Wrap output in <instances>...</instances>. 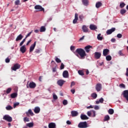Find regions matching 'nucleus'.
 <instances>
[{"instance_id":"f257e3e1","label":"nucleus","mask_w":128,"mask_h":128,"mask_svg":"<svg viewBox=\"0 0 128 128\" xmlns=\"http://www.w3.org/2000/svg\"><path fill=\"white\" fill-rule=\"evenodd\" d=\"M76 52H77V54L80 56V58L82 60L84 58V56H86V51H84V50L82 48H77L76 50Z\"/></svg>"},{"instance_id":"f03ea898","label":"nucleus","mask_w":128,"mask_h":128,"mask_svg":"<svg viewBox=\"0 0 128 128\" xmlns=\"http://www.w3.org/2000/svg\"><path fill=\"white\" fill-rule=\"evenodd\" d=\"M78 128H88V122H80L78 124Z\"/></svg>"},{"instance_id":"7ed1b4c3","label":"nucleus","mask_w":128,"mask_h":128,"mask_svg":"<svg viewBox=\"0 0 128 128\" xmlns=\"http://www.w3.org/2000/svg\"><path fill=\"white\" fill-rule=\"evenodd\" d=\"M3 120H6V122H12V118L8 115H4L3 117Z\"/></svg>"},{"instance_id":"20e7f679","label":"nucleus","mask_w":128,"mask_h":128,"mask_svg":"<svg viewBox=\"0 0 128 128\" xmlns=\"http://www.w3.org/2000/svg\"><path fill=\"white\" fill-rule=\"evenodd\" d=\"M34 9L38 10V12H44V8L40 5L35 6Z\"/></svg>"},{"instance_id":"39448f33","label":"nucleus","mask_w":128,"mask_h":128,"mask_svg":"<svg viewBox=\"0 0 128 128\" xmlns=\"http://www.w3.org/2000/svg\"><path fill=\"white\" fill-rule=\"evenodd\" d=\"M12 70H14V72L16 71V70H18L20 68V64H14V66L12 67Z\"/></svg>"},{"instance_id":"423d86ee","label":"nucleus","mask_w":128,"mask_h":128,"mask_svg":"<svg viewBox=\"0 0 128 128\" xmlns=\"http://www.w3.org/2000/svg\"><path fill=\"white\" fill-rule=\"evenodd\" d=\"M36 86V84L34 82H30L29 84V86H27L26 88H35Z\"/></svg>"},{"instance_id":"0eeeda50","label":"nucleus","mask_w":128,"mask_h":128,"mask_svg":"<svg viewBox=\"0 0 128 128\" xmlns=\"http://www.w3.org/2000/svg\"><path fill=\"white\" fill-rule=\"evenodd\" d=\"M94 56L96 60H100L102 56V53H100V52H95L94 54Z\"/></svg>"},{"instance_id":"6e6552de","label":"nucleus","mask_w":128,"mask_h":128,"mask_svg":"<svg viewBox=\"0 0 128 128\" xmlns=\"http://www.w3.org/2000/svg\"><path fill=\"white\" fill-rule=\"evenodd\" d=\"M102 86L100 83H98L96 86V90L97 92H100V90H102Z\"/></svg>"},{"instance_id":"1a4fd4ad","label":"nucleus","mask_w":128,"mask_h":128,"mask_svg":"<svg viewBox=\"0 0 128 128\" xmlns=\"http://www.w3.org/2000/svg\"><path fill=\"white\" fill-rule=\"evenodd\" d=\"M90 48H92V46L90 45H88L84 47V50L88 54L90 52Z\"/></svg>"},{"instance_id":"9d476101","label":"nucleus","mask_w":128,"mask_h":128,"mask_svg":"<svg viewBox=\"0 0 128 128\" xmlns=\"http://www.w3.org/2000/svg\"><path fill=\"white\" fill-rule=\"evenodd\" d=\"M116 31V28H112L111 29L108 30L106 31V34H112V32H114Z\"/></svg>"},{"instance_id":"9b49d317","label":"nucleus","mask_w":128,"mask_h":128,"mask_svg":"<svg viewBox=\"0 0 128 128\" xmlns=\"http://www.w3.org/2000/svg\"><path fill=\"white\" fill-rule=\"evenodd\" d=\"M36 42H34V44L31 45L30 48V52H34V48H36Z\"/></svg>"},{"instance_id":"f8f14e48","label":"nucleus","mask_w":128,"mask_h":128,"mask_svg":"<svg viewBox=\"0 0 128 128\" xmlns=\"http://www.w3.org/2000/svg\"><path fill=\"white\" fill-rule=\"evenodd\" d=\"M123 96L128 101V90H125L123 92Z\"/></svg>"},{"instance_id":"ddd939ff","label":"nucleus","mask_w":128,"mask_h":128,"mask_svg":"<svg viewBox=\"0 0 128 128\" xmlns=\"http://www.w3.org/2000/svg\"><path fill=\"white\" fill-rule=\"evenodd\" d=\"M26 114L27 116H32L34 115V112L32 110H28V112H26Z\"/></svg>"},{"instance_id":"4468645a","label":"nucleus","mask_w":128,"mask_h":128,"mask_svg":"<svg viewBox=\"0 0 128 128\" xmlns=\"http://www.w3.org/2000/svg\"><path fill=\"white\" fill-rule=\"evenodd\" d=\"M110 52V50L106 48L103 50V56H106Z\"/></svg>"},{"instance_id":"2eb2a0df","label":"nucleus","mask_w":128,"mask_h":128,"mask_svg":"<svg viewBox=\"0 0 128 128\" xmlns=\"http://www.w3.org/2000/svg\"><path fill=\"white\" fill-rule=\"evenodd\" d=\"M64 82H66V81L62 80H60L57 82V84L58 86H62Z\"/></svg>"},{"instance_id":"dca6fc26","label":"nucleus","mask_w":128,"mask_h":128,"mask_svg":"<svg viewBox=\"0 0 128 128\" xmlns=\"http://www.w3.org/2000/svg\"><path fill=\"white\" fill-rule=\"evenodd\" d=\"M78 14H75V16H74V19L73 20V24H76L78 22Z\"/></svg>"},{"instance_id":"f3484780","label":"nucleus","mask_w":128,"mask_h":128,"mask_svg":"<svg viewBox=\"0 0 128 128\" xmlns=\"http://www.w3.org/2000/svg\"><path fill=\"white\" fill-rule=\"evenodd\" d=\"M71 114L73 118L74 116H78V112L76 110H72L71 112Z\"/></svg>"},{"instance_id":"a211bd4d","label":"nucleus","mask_w":128,"mask_h":128,"mask_svg":"<svg viewBox=\"0 0 128 128\" xmlns=\"http://www.w3.org/2000/svg\"><path fill=\"white\" fill-rule=\"evenodd\" d=\"M90 28L91 30H96L98 28V27L94 24H91L90 26Z\"/></svg>"},{"instance_id":"6ab92c4d","label":"nucleus","mask_w":128,"mask_h":128,"mask_svg":"<svg viewBox=\"0 0 128 128\" xmlns=\"http://www.w3.org/2000/svg\"><path fill=\"white\" fill-rule=\"evenodd\" d=\"M62 76L63 78H68V70L64 71Z\"/></svg>"},{"instance_id":"aec40b11","label":"nucleus","mask_w":128,"mask_h":128,"mask_svg":"<svg viewBox=\"0 0 128 128\" xmlns=\"http://www.w3.org/2000/svg\"><path fill=\"white\" fill-rule=\"evenodd\" d=\"M26 50V46L24 45L20 47V52H21L22 54H24Z\"/></svg>"},{"instance_id":"412c9836","label":"nucleus","mask_w":128,"mask_h":128,"mask_svg":"<svg viewBox=\"0 0 128 128\" xmlns=\"http://www.w3.org/2000/svg\"><path fill=\"white\" fill-rule=\"evenodd\" d=\"M80 118L82 120H88V117L86 114H82L80 115Z\"/></svg>"},{"instance_id":"4be33fe9","label":"nucleus","mask_w":128,"mask_h":128,"mask_svg":"<svg viewBox=\"0 0 128 128\" xmlns=\"http://www.w3.org/2000/svg\"><path fill=\"white\" fill-rule=\"evenodd\" d=\"M24 38V36L21 34H19L16 38V42H18L19 40H22Z\"/></svg>"},{"instance_id":"5701e85b","label":"nucleus","mask_w":128,"mask_h":128,"mask_svg":"<svg viewBox=\"0 0 128 128\" xmlns=\"http://www.w3.org/2000/svg\"><path fill=\"white\" fill-rule=\"evenodd\" d=\"M82 30L84 32H88V28L85 25H84L82 26Z\"/></svg>"},{"instance_id":"b1692460","label":"nucleus","mask_w":128,"mask_h":128,"mask_svg":"<svg viewBox=\"0 0 128 128\" xmlns=\"http://www.w3.org/2000/svg\"><path fill=\"white\" fill-rule=\"evenodd\" d=\"M56 123L50 122L48 124L49 128H56Z\"/></svg>"},{"instance_id":"393cba45","label":"nucleus","mask_w":128,"mask_h":128,"mask_svg":"<svg viewBox=\"0 0 128 128\" xmlns=\"http://www.w3.org/2000/svg\"><path fill=\"white\" fill-rule=\"evenodd\" d=\"M40 112V107H36L34 109L35 114H38Z\"/></svg>"},{"instance_id":"a878e982","label":"nucleus","mask_w":128,"mask_h":128,"mask_svg":"<svg viewBox=\"0 0 128 128\" xmlns=\"http://www.w3.org/2000/svg\"><path fill=\"white\" fill-rule=\"evenodd\" d=\"M102 6V4L101 2H98L96 4V8H100V6Z\"/></svg>"},{"instance_id":"bb28decb","label":"nucleus","mask_w":128,"mask_h":128,"mask_svg":"<svg viewBox=\"0 0 128 128\" xmlns=\"http://www.w3.org/2000/svg\"><path fill=\"white\" fill-rule=\"evenodd\" d=\"M10 96L12 98H16V96H18V94L16 93H13L10 94Z\"/></svg>"},{"instance_id":"cd10ccee","label":"nucleus","mask_w":128,"mask_h":128,"mask_svg":"<svg viewBox=\"0 0 128 128\" xmlns=\"http://www.w3.org/2000/svg\"><path fill=\"white\" fill-rule=\"evenodd\" d=\"M91 96L93 98H98V94H96V92H94L91 94Z\"/></svg>"},{"instance_id":"c85d7f7f","label":"nucleus","mask_w":128,"mask_h":128,"mask_svg":"<svg viewBox=\"0 0 128 128\" xmlns=\"http://www.w3.org/2000/svg\"><path fill=\"white\" fill-rule=\"evenodd\" d=\"M82 2L84 6H88V0H82Z\"/></svg>"},{"instance_id":"c756f323","label":"nucleus","mask_w":128,"mask_h":128,"mask_svg":"<svg viewBox=\"0 0 128 128\" xmlns=\"http://www.w3.org/2000/svg\"><path fill=\"white\" fill-rule=\"evenodd\" d=\"M40 32H46V27L44 26H41L40 28Z\"/></svg>"},{"instance_id":"7c9ffc66","label":"nucleus","mask_w":128,"mask_h":128,"mask_svg":"<svg viewBox=\"0 0 128 128\" xmlns=\"http://www.w3.org/2000/svg\"><path fill=\"white\" fill-rule=\"evenodd\" d=\"M108 112L110 114H114V111L113 110V109L110 108L108 110Z\"/></svg>"},{"instance_id":"2f4dec72","label":"nucleus","mask_w":128,"mask_h":128,"mask_svg":"<svg viewBox=\"0 0 128 128\" xmlns=\"http://www.w3.org/2000/svg\"><path fill=\"white\" fill-rule=\"evenodd\" d=\"M40 52H42V49L40 48H38L35 50V54H40Z\"/></svg>"},{"instance_id":"473e14b6","label":"nucleus","mask_w":128,"mask_h":128,"mask_svg":"<svg viewBox=\"0 0 128 128\" xmlns=\"http://www.w3.org/2000/svg\"><path fill=\"white\" fill-rule=\"evenodd\" d=\"M110 116L108 115H106L104 116V122H108V120H110Z\"/></svg>"},{"instance_id":"72a5a7b5","label":"nucleus","mask_w":128,"mask_h":128,"mask_svg":"<svg viewBox=\"0 0 128 128\" xmlns=\"http://www.w3.org/2000/svg\"><path fill=\"white\" fill-rule=\"evenodd\" d=\"M26 126H28V128H32V126H34V123H28L26 124Z\"/></svg>"},{"instance_id":"f704fd0d","label":"nucleus","mask_w":128,"mask_h":128,"mask_svg":"<svg viewBox=\"0 0 128 128\" xmlns=\"http://www.w3.org/2000/svg\"><path fill=\"white\" fill-rule=\"evenodd\" d=\"M55 60L56 62H58V64H60V62H62V60L57 56H55Z\"/></svg>"},{"instance_id":"c9c22d12","label":"nucleus","mask_w":128,"mask_h":128,"mask_svg":"<svg viewBox=\"0 0 128 128\" xmlns=\"http://www.w3.org/2000/svg\"><path fill=\"white\" fill-rule=\"evenodd\" d=\"M78 74L80 76H84V70H78Z\"/></svg>"},{"instance_id":"e433bc0d","label":"nucleus","mask_w":128,"mask_h":128,"mask_svg":"<svg viewBox=\"0 0 128 128\" xmlns=\"http://www.w3.org/2000/svg\"><path fill=\"white\" fill-rule=\"evenodd\" d=\"M102 34H100L97 36V38L98 40H102V36H100Z\"/></svg>"},{"instance_id":"4c0bfd02","label":"nucleus","mask_w":128,"mask_h":128,"mask_svg":"<svg viewBox=\"0 0 128 128\" xmlns=\"http://www.w3.org/2000/svg\"><path fill=\"white\" fill-rule=\"evenodd\" d=\"M106 60L108 62H110V61L112 60V56H110V55H108V56H106Z\"/></svg>"},{"instance_id":"58836bf2","label":"nucleus","mask_w":128,"mask_h":128,"mask_svg":"<svg viewBox=\"0 0 128 128\" xmlns=\"http://www.w3.org/2000/svg\"><path fill=\"white\" fill-rule=\"evenodd\" d=\"M24 122H30V118L28 117H24Z\"/></svg>"},{"instance_id":"ea45409f","label":"nucleus","mask_w":128,"mask_h":128,"mask_svg":"<svg viewBox=\"0 0 128 128\" xmlns=\"http://www.w3.org/2000/svg\"><path fill=\"white\" fill-rule=\"evenodd\" d=\"M126 12V10L124 9H122L120 11V13L121 14H124Z\"/></svg>"},{"instance_id":"a19ab883","label":"nucleus","mask_w":128,"mask_h":128,"mask_svg":"<svg viewBox=\"0 0 128 128\" xmlns=\"http://www.w3.org/2000/svg\"><path fill=\"white\" fill-rule=\"evenodd\" d=\"M125 6H126V4H124V2H122L120 4V6L121 8H124Z\"/></svg>"},{"instance_id":"79ce46f5","label":"nucleus","mask_w":128,"mask_h":128,"mask_svg":"<svg viewBox=\"0 0 128 128\" xmlns=\"http://www.w3.org/2000/svg\"><path fill=\"white\" fill-rule=\"evenodd\" d=\"M10 92H12V88H8L6 90V94H10Z\"/></svg>"},{"instance_id":"37998d69","label":"nucleus","mask_w":128,"mask_h":128,"mask_svg":"<svg viewBox=\"0 0 128 128\" xmlns=\"http://www.w3.org/2000/svg\"><path fill=\"white\" fill-rule=\"evenodd\" d=\"M6 110H12V107L10 106H7L6 107Z\"/></svg>"},{"instance_id":"c03bdc74","label":"nucleus","mask_w":128,"mask_h":128,"mask_svg":"<svg viewBox=\"0 0 128 128\" xmlns=\"http://www.w3.org/2000/svg\"><path fill=\"white\" fill-rule=\"evenodd\" d=\"M20 0H16V1H15L16 6H20Z\"/></svg>"},{"instance_id":"a18cd8bd","label":"nucleus","mask_w":128,"mask_h":128,"mask_svg":"<svg viewBox=\"0 0 128 128\" xmlns=\"http://www.w3.org/2000/svg\"><path fill=\"white\" fill-rule=\"evenodd\" d=\"M118 54H120V56H124V54H122V50H120L118 52Z\"/></svg>"},{"instance_id":"49530a36","label":"nucleus","mask_w":128,"mask_h":128,"mask_svg":"<svg viewBox=\"0 0 128 128\" xmlns=\"http://www.w3.org/2000/svg\"><path fill=\"white\" fill-rule=\"evenodd\" d=\"M20 104V102H16L14 104V108H16V106H18Z\"/></svg>"},{"instance_id":"de8ad7c7","label":"nucleus","mask_w":128,"mask_h":128,"mask_svg":"<svg viewBox=\"0 0 128 128\" xmlns=\"http://www.w3.org/2000/svg\"><path fill=\"white\" fill-rule=\"evenodd\" d=\"M64 63H62L60 66V70H64Z\"/></svg>"},{"instance_id":"09e8293b","label":"nucleus","mask_w":128,"mask_h":128,"mask_svg":"<svg viewBox=\"0 0 128 128\" xmlns=\"http://www.w3.org/2000/svg\"><path fill=\"white\" fill-rule=\"evenodd\" d=\"M62 104L64 106H66V104H68V100H64L62 102Z\"/></svg>"},{"instance_id":"8fccbe9b","label":"nucleus","mask_w":128,"mask_h":128,"mask_svg":"<svg viewBox=\"0 0 128 128\" xmlns=\"http://www.w3.org/2000/svg\"><path fill=\"white\" fill-rule=\"evenodd\" d=\"M120 88H126V85L124 84H120Z\"/></svg>"},{"instance_id":"3c124183","label":"nucleus","mask_w":128,"mask_h":128,"mask_svg":"<svg viewBox=\"0 0 128 128\" xmlns=\"http://www.w3.org/2000/svg\"><path fill=\"white\" fill-rule=\"evenodd\" d=\"M32 31H31L29 33H28L27 34V35L26 36V38H28V36H30V34H32Z\"/></svg>"},{"instance_id":"603ef678","label":"nucleus","mask_w":128,"mask_h":128,"mask_svg":"<svg viewBox=\"0 0 128 128\" xmlns=\"http://www.w3.org/2000/svg\"><path fill=\"white\" fill-rule=\"evenodd\" d=\"M117 38H122V35L120 34H117Z\"/></svg>"},{"instance_id":"864d4df0","label":"nucleus","mask_w":128,"mask_h":128,"mask_svg":"<svg viewBox=\"0 0 128 128\" xmlns=\"http://www.w3.org/2000/svg\"><path fill=\"white\" fill-rule=\"evenodd\" d=\"M53 98L54 100H58V96L56 94H54L53 95Z\"/></svg>"},{"instance_id":"5fc2aeb1","label":"nucleus","mask_w":128,"mask_h":128,"mask_svg":"<svg viewBox=\"0 0 128 128\" xmlns=\"http://www.w3.org/2000/svg\"><path fill=\"white\" fill-rule=\"evenodd\" d=\"M76 84V82H71V84H70V88H72V86H74Z\"/></svg>"},{"instance_id":"6e6d98bb","label":"nucleus","mask_w":128,"mask_h":128,"mask_svg":"<svg viewBox=\"0 0 128 128\" xmlns=\"http://www.w3.org/2000/svg\"><path fill=\"white\" fill-rule=\"evenodd\" d=\"M92 111H88L87 112V114H88V116H92Z\"/></svg>"},{"instance_id":"4d7b16f0","label":"nucleus","mask_w":128,"mask_h":128,"mask_svg":"<svg viewBox=\"0 0 128 128\" xmlns=\"http://www.w3.org/2000/svg\"><path fill=\"white\" fill-rule=\"evenodd\" d=\"M7 64L10 62V58H6L5 60Z\"/></svg>"},{"instance_id":"13d9d810","label":"nucleus","mask_w":128,"mask_h":128,"mask_svg":"<svg viewBox=\"0 0 128 128\" xmlns=\"http://www.w3.org/2000/svg\"><path fill=\"white\" fill-rule=\"evenodd\" d=\"M104 98H101L100 100H99V102L101 103L102 104L104 102Z\"/></svg>"},{"instance_id":"bf43d9fd","label":"nucleus","mask_w":128,"mask_h":128,"mask_svg":"<svg viewBox=\"0 0 128 128\" xmlns=\"http://www.w3.org/2000/svg\"><path fill=\"white\" fill-rule=\"evenodd\" d=\"M52 72H56V66L54 68H52Z\"/></svg>"},{"instance_id":"052dcab7","label":"nucleus","mask_w":128,"mask_h":128,"mask_svg":"<svg viewBox=\"0 0 128 128\" xmlns=\"http://www.w3.org/2000/svg\"><path fill=\"white\" fill-rule=\"evenodd\" d=\"M84 40V36H82L80 39L79 40V42H80L82 40Z\"/></svg>"},{"instance_id":"680f3d73","label":"nucleus","mask_w":128,"mask_h":128,"mask_svg":"<svg viewBox=\"0 0 128 128\" xmlns=\"http://www.w3.org/2000/svg\"><path fill=\"white\" fill-rule=\"evenodd\" d=\"M71 92H72V94H74L75 92H76V90H74V89H72L70 90Z\"/></svg>"},{"instance_id":"e2e57ef3","label":"nucleus","mask_w":128,"mask_h":128,"mask_svg":"<svg viewBox=\"0 0 128 128\" xmlns=\"http://www.w3.org/2000/svg\"><path fill=\"white\" fill-rule=\"evenodd\" d=\"M94 110H99L100 107H98V106H94Z\"/></svg>"},{"instance_id":"0e129e2a","label":"nucleus","mask_w":128,"mask_h":128,"mask_svg":"<svg viewBox=\"0 0 128 128\" xmlns=\"http://www.w3.org/2000/svg\"><path fill=\"white\" fill-rule=\"evenodd\" d=\"M66 124H72V122H70V120H67Z\"/></svg>"},{"instance_id":"69168bd1","label":"nucleus","mask_w":128,"mask_h":128,"mask_svg":"<svg viewBox=\"0 0 128 128\" xmlns=\"http://www.w3.org/2000/svg\"><path fill=\"white\" fill-rule=\"evenodd\" d=\"M92 114H94L93 116L94 117L96 116V111L92 110Z\"/></svg>"},{"instance_id":"338daca9","label":"nucleus","mask_w":128,"mask_h":128,"mask_svg":"<svg viewBox=\"0 0 128 128\" xmlns=\"http://www.w3.org/2000/svg\"><path fill=\"white\" fill-rule=\"evenodd\" d=\"M126 76H128V68H126Z\"/></svg>"},{"instance_id":"774afa93","label":"nucleus","mask_w":128,"mask_h":128,"mask_svg":"<svg viewBox=\"0 0 128 128\" xmlns=\"http://www.w3.org/2000/svg\"><path fill=\"white\" fill-rule=\"evenodd\" d=\"M70 50H74V46H70Z\"/></svg>"}]
</instances>
